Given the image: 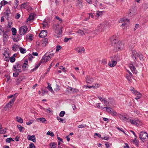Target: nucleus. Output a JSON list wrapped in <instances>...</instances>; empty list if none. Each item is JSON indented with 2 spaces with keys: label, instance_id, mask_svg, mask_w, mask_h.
I'll return each mask as SVG.
<instances>
[{
  "label": "nucleus",
  "instance_id": "f257e3e1",
  "mask_svg": "<svg viewBox=\"0 0 148 148\" xmlns=\"http://www.w3.org/2000/svg\"><path fill=\"white\" fill-rule=\"evenodd\" d=\"M113 43H114V47L116 48V50H121L123 49L124 43L121 41H118L114 39L113 41L111 40Z\"/></svg>",
  "mask_w": 148,
  "mask_h": 148
},
{
  "label": "nucleus",
  "instance_id": "f03ea898",
  "mask_svg": "<svg viewBox=\"0 0 148 148\" xmlns=\"http://www.w3.org/2000/svg\"><path fill=\"white\" fill-rule=\"evenodd\" d=\"M129 122H130L131 124L136 125L137 126H141L142 124V123L138 119H132L130 118L129 121Z\"/></svg>",
  "mask_w": 148,
  "mask_h": 148
},
{
  "label": "nucleus",
  "instance_id": "7ed1b4c3",
  "mask_svg": "<svg viewBox=\"0 0 148 148\" xmlns=\"http://www.w3.org/2000/svg\"><path fill=\"white\" fill-rule=\"evenodd\" d=\"M111 61H109L108 64L111 67L114 66L116 64L117 59L116 58V56H114L110 57Z\"/></svg>",
  "mask_w": 148,
  "mask_h": 148
},
{
  "label": "nucleus",
  "instance_id": "20e7f679",
  "mask_svg": "<svg viewBox=\"0 0 148 148\" xmlns=\"http://www.w3.org/2000/svg\"><path fill=\"white\" fill-rule=\"evenodd\" d=\"M28 28L26 26H23L20 27L19 29V34L22 35L24 34L27 32Z\"/></svg>",
  "mask_w": 148,
  "mask_h": 148
},
{
  "label": "nucleus",
  "instance_id": "39448f33",
  "mask_svg": "<svg viewBox=\"0 0 148 148\" xmlns=\"http://www.w3.org/2000/svg\"><path fill=\"white\" fill-rule=\"evenodd\" d=\"M118 116L121 119L123 120L126 122H128L130 119V117L127 115H123L119 114Z\"/></svg>",
  "mask_w": 148,
  "mask_h": 148
},
{
  "label": "nucleus",
  "instance_id": "423d86ee",
  "mask_svg": "<svg viewBox=\"0 0 148 148\" xmlns=\"http://www.w3.org/2000/svg\"><path fill=\"white\" fill-rule=\"evenodd\" d=\"M139 137L141 140H145L148 138V134L145 132H141L139 134Z\"/></svg>",
  "mask_w": 148,
  "mask_h": 148
},
{
  "label": "nucleus",
  "instance_id": "0eeeda50",
  "mask_svg": "<svg viewBox=\"0 0 148 148\" xmlns=\"http://www.w3.org/2000/svg\"><path fill=\"white\" fill-rule=\"evenodd\" d=\"M58 27H56V28L55 30V33L59 35L56 36V38H58L60 37V35H62V27H59V25H58Z\"/></svg>",
  "mask_w": 148,
  "mask_h": 148
},
{
  "label": "nucleus",
  "instance_id": "6e6552de",
  "mask_svg": "<svg viewBox=\"0 0 148 148\" xmlns=\"http://www.w3.org/2000/svg\"><path fill=\"white\" fill-rule=\"evenodd\" d=\"M13 67L15 71H18L19 73H20L21 71V66L18 62H16L15 65H13Z\"/></svg>",
  "mask_w": 148,
  "mask_h": 148
},
{
  "label": "nucleus",
  "instance_id": "1a4fd4ad",
  "mask_svg": "<svg viewBox=\"0 0 148 148\" xmlns=\"http://www.w3.org/2000/svg\"><path fill=\"white\" fill-rule=\"evenodd\" d=\"M131 91L136 96V97L135 98V99L138 100L140 98L142 95L139 92L136 91L134 88L131 89Z\"/></svg>",
  "mask_w": 148,
  "mask_h": 148
},
{
  "label": "nucleus",
  "instance_id": "9d476101",
  "mask_svg": "<svg viewBox=\"0 0 148 148\" xmlns=\"http://www.w3.org/2000/svg\"><path fill=\"white\" fill-rule=\"evenodd\" d=\"M132 51L131 57L134 60H135L137 59V58L138 57L139 53L135 50H133Z\"/></svg>",
  "mask_w": 148,
  "mask_h": 148
},
{
  "label": "nucleus",
  "instance_id": "9b49d317",
  "mask_svg": "<svg viewBox=\"0 0 148 148\" xmlns=\"http://www.w3.org/2000/svg\"><path fill=\"white\" fill-rule=\"evenodd\" d=\"M50 59L49 57L46 55V53L42 57V58L40 61V63H43L46 62Z\"/></svg>",
  "mask_w": 148,
  "mask_h": 148
},
{
  "label": "nucleus",
  "instance_id": "f8f14e48",
  "mask_svg": "<svg viewBox=\"0 0 148 148\" xmlns=\"http://www.w3.org/2000/svg\"><path fill=\"white\" fill-rule=\"evenodd\" d=\"M15 100V98L12 99V100L9 102L6 105L5 108H10L11 106L13 104V103Z\"/></svg>",
  "mask_w": 148,
  "mask_h": 148
},
{
  "label": "nucleus",
  "instance_id": "ddd939ff",
  "mask_svg": "<svg viewBox=\"0 0 148 148\" xmlns=\"http://www.w3.org/2000/svg\"><path fill=\"white\" fill-rule=\"evenodd\" d=\"M86 79V82L88 83H91L92 82L94 81V79L90 76H87Z\"/></svg>",
  "mask_w": 148,
  "mask_h": 148
},
{
  "label": "nucleus",
  "instance_id": "4468645a",
  "mask_svg": "<svg viewBox=\"0 0 148 148\" xmlns=\"http://www.w3.org/2000/svg\"><path fill=\"white\" fill-rule=\"evenodd\" d=\"M47 35V32L46 30H44L41 31L39 34L40 38H44Z\"/></svg>",
  "mask_w": 148,
  "mask_h": 148
},
{
  "label": "nucleus",
  "instance_id": "2eb2a0df",
  "mask_svg": "<svg viewBox=\"0 0 148 148\" xmlns=\"http://www.w3.org/2000/svg\"><path fill=\"white\" fill-rule=\"evenodd\" d=\"M27 138L28 140H32L34 143L36 142V137L35 135H33L32 136L28 135L27 136Z\"/></svg>",
  "mask_w": 148,
  "mask_h": 148
},
{
  "label": "nucleus",
  "instance_id": "dca6fc26",
  "mask_svg": "<svg viewBox=\"0 0 148 148\" xmlns=\"http://www.w3.org/2000/svg\"><path fill=\"white\" fill-rule=\"evenodd\" d=\"M10 14V10L9 9H7L5 13V18L7 20H8L9 16Z\"/></svg>",
  "mask_w": 148,
  "mask_h": 148
},
{
  "label": "nucleus",
  "instance_id": "f3484780",
  "mask_svg": "<svg viewBox=\"0 0 148 148\" xmlns=\"http://www.w3.org/2000/svg\"><path fill=\"white\" fill-rule=\"evenodd\" d=\"M28 66V62L27 60H25L24 63L22 65V68L23 70H26L27 69Z\"/></svg>",
  "mask_w": 148,
  "mask_h": 148
},
{
  "label": "nucleus",
  "instance_id": "a211bd4d",
  "mask_svg": "<svg viewBox=\"0 0 148 148\" xmlns=\"http://www.w3.org/2000/svg\"><path fill=\"white\" fill-rule=\"evenodd\" d=\"M129 67L133 73H137V71L136 70V68L133 64H130L129 65Z\"/></svg>",
  "mask_w": 148,
  "mask_h": 148
},
{
  "label": "nucleus",
  "instance_id": "6ab92c4d",
  "mask_svg": "<svg viewBox=\"0 0 148 148\" xmlns=\"http://www.w3.org/2000/svg\"><path fill=\"white\" fill-rule=\"evenodd\" d=\"M104 12V11H98L95 14V15L96 17H101Z\"/></svg>",
  "mask_w": 148,
  "mask_h": 148
},
{
  "label": "nucleus",
  "instance_id": "aec40b11",
  "mask_svg": "<svg viewBox=\"0 0 148 148\" xmlns=\"http://www.w3.org/2000/svg\"><path fill=\"white\" fill-rule=\"evenodd\" d=\"M76 50L79 53H82L85 51V49L83 47H78L76 49Z\"/></svg>",
  "mask_w": 148,
  "mask_h": 148
},
{
  "label": "nucleus",
  "instance_id": "412c9836",
  "mask_svg": "<svg viewBox=\"0 0 148 148\" xmlns=\"http://www.w3.org/2000/svg\"><path fill=\"white\" fill-rule=\"evenodd\" d=\"M48 39L46 38H44L42 41V45L43 47H45L48 43Z\"/></svg>",
  "mask_w": 148,
  "mask_h": 148
},
{
  "label": "nucleus",
  "instance_id": "4be33fe9",
  "mask_svg": "<svg viewBox=\"0 0 148 148\" xmlns=\"http://www.w3.org/2000/svg\"><path fill=\"white\" fill-rule=\"evenodd\" d=\"M77 33H78L79 34L81 35L82 36L85 34V33H89L90 32L89 31H87L84 32L81 29H79L76 32Z\"/></svg>",
  "mask_w": 148,
  "mask_h": 148
},
{
  "label": "nucleus",
  "instance_id": "5701e85b",
  "mask_svg": "<svg viewBox=\"0 0 148 148\" xmlns=\"http://www.w3.org/2000/svg\"><path fill=\"white\" fill-rule=\"evenodd\" d=\"M37 121L38 122L41 121L42 123H44L47 121L45 118L42 117L37 119Z\"/></svg>",
  "mask_w": 148,
  "mask_h": 148
},
{
  "label": "nucleus",
  "instance_id": "b1692460",
  "mask_svg": "<svg viewBox=\"0 0 148 148\" xmlns=\"http://www.w3.org/2000/svg\"><path fill=\"white\" fill-rule=\"evenodd\" d=\"M33 35L32 34H27L26 36V39L27 40L32 41V40Z\"/></svg>",
  "mask_w": 148,
  "mask_h": 148
},
{
  "label": "nucleus",
  "instance_id": "393cba45",
  "mask_svg": "<svg viewBox=\"0 0 148 148\" xmlns=\"http://www.w3.org/2000/svg\"><path fill=\"white\" fill-rule=\"evenodd\" d=\"M3 55L4 56H5L6 58H8V57H10V56L7 50H5L4 53H3Z\"/></svg>",
  "mask_w": 148,
  "mask_h": 148
},
{
  "label": "nucleus",
  "instance_id": "a878e982",
  "mask_svg": "<svg viewBox=\"0 0 148 148\" xmlns=\"http://www.w3.org/2000/svg\"><path fill=\"white\" fill-rule=\"evenodd\" d=\"M34 18V15L31 14H30L29 18L27 19V21H28L33 20Z\"/></svg>",
  "mask_w": 148,
  "mask_h": 148
},
{
  "label": "nucleus",
  "instance_id": "bb28decb",
  "mask_svg": "<svg viewBox=\"0 0 148 148\" xmlns=\"http://www.w3.org/2000/svg\"><path fill=\"white\" fill-rule=\"evenodd\" d=\"M28 5L27 3H24L22 4L21 6V9H26L27 7V6Z\"/></svg>",
  "mask_w": 148,
  "mask_h": 148
},
{
  "label": "nucleus",
  "instance_id": "cd10ccee",
  "mask_svg": "<svg viewBox=\"0 0 148 148\" xmlns=\"http://www.w3.org/2000/svg\"><path fill=\"white\" fill-rule=\"evenodd\" d=\"M16 121L20 123H23V119L20 117L17 116L16 117Z\"/></svg>",
  "mask_w": 148,
  "mask_h": 148
},
{
  "label": "nucleus",
  "instance_id": "c85d7f7f",
  "mask_svg": "<svg viewBox=\"0 0 148 148\" xmlns=\"http://www.w3.org/2000/svg\"><path fill=\"white\" fill-rule=\"evenodd\" d=\"M19 50L21 53L24 54L26 52V50L25 49L21 47H19Z\"/></svg>",
  "mask_w": 148,
  "mask_h": 148
},
{
  "label": "nucleus",
  "instance_id": "c756f323",
  "mask_svg": "<svg viewBox=\"0 0 148 148\" xmlns=\"http://www.w3.org/2000/svg\"><path fill=\"white\" fill-rule=\"evenodd\" d=\"M16 37L15 36H14V37H13V40L15 42H17L20 39V36L19 35H18L16 36Z\"/></svg>",
  "mask_w": 148,
  "mask_h": 148
},
{
  "label": "nucleus",
  "instance_id": "7c9ffc66",
  "mask_svg": "<svg viewBox=\"0 0 148 148\" xmlns=\"http://www.w3.org/2000/svg\"><path fill=\"white\" fill-rule=\"evenodd\" d=\"M126 21L129 23V20L125 18H122L121 20L119 21V23L125 22V23Z\"/></svg>",
  "mask_w": 148,
  "mask_h": 148
},
{
  "label": "nucleus",
  "instance_id": "2f4dec72",
  "mask_svg": "<svg viewBox=\"0 0 148 148\" xmlns=\"http://www.w3.org/2000/svg\"><path fill=\"white\" fill-rule=\"evenodd\" d=\"M60 89V86L58 85L57 84H56L55 87L54 88V90L55 91H58Z\"/></svg>",
  "mask_w": 148,
  "mask_h": 148
},
{
  "label": "nucleus",
  "instance_id": "473e14b6",
  "mask_svg": "<svg viewBox=\"0 0 148 148\" xmlns=\"http://www.w3.org/2000/svg\"><path fill=\"white\" fill-rule=\"evenodd\" d=\"M12 34L13 35L15 36L16 35L17 33V31L16 29L15 28L13 27L12 28Z\"/></svg>",
  "mask_w": 148,
  "mask_h": 148
},
{
  "label": "nucleus",
  "instance_id": "72a5a7b5",
  "mask_svg": "<svg viewBox=\"0 0 148 148\" xmlns=\"http://www.w3.org/2000/svg\"><path fill=\"white\" fill-rule=\"evenodd\" d=\"M19 46L16 45V44H14L12 47V50L13 51H15L17 50L18 48H19Z\"/></svg>",
  "mask_w": 148,
  "mask_h": 148
},
{
  "label": "nucleus",
  "instance_id": "f704fd0d",
  "mask_svg": "<svg viewBox=\"0 0 148 148\" xmlns=\"http://www.w3.org/2000/svg\"><path fill=\"white\" fill-rule=\"evenodd\" d=\"M57 144L54 143H51L50 144V146L51 148H55L57 147Z\"/></svg>",
  "mask_w": 148,
  "mask_h": 148
},
{
  "label": "nucleus",
  "instance_id": "c9c22d12",
  "mask_svg": "<svg viewBox=\"0 0 148 148\" xmlns=\"http://www.w3.org/2000/svg\"><path fill=\"white\" fill-rule=\"evenodd\" d=\"M110 113L112 115L115 116H116L118 115L117 112L113 110L111 111Z\"/></svg>",
  "mask_w": 148,
  "mask_h": 148
},
{
  "label": "nucleus",
  "instance_id": "e433bc0d",
  "mask_svg": "<svg viewBox=\"0 0 148 148\" xmlns=\"http://www.w3.org/2000/svg\"><path fill=\"white\" fill-rule=\"evenodd\" d=\"M17 127L18 128V129H19V131L21 132H23V131L22 130L23 129H24V127H22L21 125H17Z\"/></svg>",
  "mask_w": 148,
  "mask_h": 148
},
{
  "label": "nucleus",
  "instance_id": "4c0bfd02",
  "mask_svg": "<svg viewBox=\"0 0 148 148\" xmlns=\"http://www.w3.org/2000/svg\"><path fill=\"white\" fill-rule=\"evenodd\" d=\"M48 86L47 87V89L51 92H52L53 91V90L52 89V88L51 86V85L50 84H49V83H48Z\"/></svg>",
  "mask_w": 148,
  "mask_h": 148
},
{
  "label": "nucleus",
  "instance_id": "58836bf2",
  "mask_svg": "<svg viewBox=\"0 0 148 148\" xmlns=\"http://www.w3.org/2000/svg\"><path fill=\"white\" fill-rule=\"evenodd\" d=\"M8 2L7 1L5 0H3L1 2L0 4L1 6V7H2L3 6L5 5Z\"/></svg>",
  "mask_w": 148,
  "mask_h": 148
},
{
  "label": "nucleus",
  "instance_id": "ea45409f",
  "mask_svg": "<svg viewBox=\"0 0 148 148\" xmlns=\"http://www.w3.org/2000/svg\"><path fill=\"white\" fill-rule=\"evenodd\" d=\"M11 141H14V140H13L12 138H8L6 139V141L7 143H10Z\"/></svg>",
  "mask_w": 148,
  "mask_h": 148
},
{
  "label": "nucleus",
  "instance_id": "a19ab883",
  "mask_svg": "<svg viewBox=\"0 0 148 148\" xmlns=\"http://www.w3.org/2000/svg\"><path fill=\"white\" fill-rule=\"evenodd\" d=\"M46 55H47V56L49 57L50 59H51V57L52 56H54V54L52 53L51 54H50V52H47L46 53Z\"/></svg>",
  "mask_w": 148,
  "mask_h": 148
},
{
  "label": "nucleus",
  "instance_id": "79ce46f5",
  "mask_svg": "<svg viewBox=\"0 0 148 148\" xmlns=\"http://www.w3.org/2000/svg\"><path fill=\"white\" fill-rule=\"evenodd\" d=\"M15 59L14 56H12L10 57V61L12 63L14 62L15 61Z\"/></svg>",
  "mask_w": 148,
  "mask_h": 148
},
{
  "label": "nucleus",
  "instance_id": "37998d69",
  "mask_svg": "<svg viewBox=\"0 0 148 148\" xmlns=\"http://www.w3.org/2000/svg\"><path fill=\"white\" fill-rule=\"evenodd\" d=\"M57 119L60 122H62L64 123L65 122V121L64 120H63L62 118L59 117H57Z\"/></svg>",
  "mask_w": 148,
  "mask_h": 148
},
{
  "label": "nucleus",
  "instance_id": "c03bdc74",
  "mask_svg": "<svg viewBox=\"0 0 148 148\" xmlns=\"http://www.w3.org/2000/svg\"><path fill=\"white\" fill-rule=\"evenodd\" d=\"M47 134L50 135L51 137H53L54 136V134L52 132H50L49 131H48L47 133Z\"/></svg>",
  "mask_w": 148,
  "mask_h": 148
},
{
  "label": "nucleus",
  "instance_id": "a18cd8bd",
  "mask_svg": "<svg viewBox=\"0 0 148 148\" xmlns=\"http://www.w3.org/2000/svg\"><path fill=\"white\" fill-rule=\"evenodd\" d=\"M6 132V129H4L2 130H0V134H5Z\"/></svg>",
  "mask_w": 148,
  "mask_h": 148
},
{
  "label": "nucleus",
  "instance_id": "49530a36",
  "mask_svg": "<svg viewBox=\"0 0 148 148\" xmlns=\"http://www.w3.org/2000/svg\"><path fill=\"white\" fill-rule=\"evenodd\" d=\"M135 46L134 44V43H131L129 46V48L131 50V51H132V49L134 48Z\"/></svg>",
  "mask_w": 148,
  "mask_h": 148
},
{
  "label": "nucleus",
  "instance_id": "de8ad7c7",
  "mask_svg": "<svg viewBox=\"0 0 148 148\" xmlns=\"http://www.w3.org/2000/svg\"><path fill=\"white\" fill-rule=\"evenodd\" d=\"M65 113V112L64 111H61L59 114V115L60 117H63Z\"/></svg>",
  "mask_w": 148,
  "mask_h": 148
},
{
  "label": "nucleus",
  "instance_id": "09e8293b",
  "mask_svg": "<svg viewBox=\"0 0 148 148\" xmlns=\"http://www.w3.org/2000/svg\"><path fill=\"white\" fill-rule=\"evenodd\" d=\"M62 47L60 46H56V52H58L61 49Z\"/></svg>",
  "mask_w": 148,
  "mask_h": 148
},
{
  "label": "nucleus",
  "instance_id": "8fccbe9b",
  "mask_svg": "<svg viewBox=\"0 0 148 148\" xmlns=\"http://www.w3.org/2000/svg\"><path fill=\"white\" fill-rule=\"evenodd\" d=\"M106 110L108 111V112H109L110 113V112L112 110H113L112 109L109 107H106Z\"/></svg>",
  "mask_w": 148,
  "mask_h": 148
},
{
  "label": "nucleus",
  "instance_id": "3c124183",
  "mask_svg": "<svg viewBox=\"0 0 148 148\" xmlns=\"http://www.w3.org/2000/svg\"><path fill=\"white\" fill-rule=\"evenodd\" d=\"M72 90L73 88L71 87H69L67 89V90L70 93H71V91Z\"/></svg>",
  "mask_w": 148,
  "mask_h": 148
},
{
  "label": "nucleus",
  "instance_id": "603ef678",
  "mask_svg": "<svg viewBox=\"0 0 148 148\" xmlns=\"http://www.w3.org/2000/svg\"><path fill=\"white\" fill-rule=\"evenodd\" d=\"M105 27L104 23H103L102 24H100V26L99 27V29H100L102 27L104 28Z\"/></svg>",
  "mask_w": 148,
  "mask_h": 148
},
{
  "label": "nucleus",
  "instance_id": "864d4df0",
  "mask_svg": "<svg viewBox=\"0 0 148 148\" xmlns=\"http://www.w3.org/2000/svg\"><path fill=\"white\" fill-rule=\"evenodd\" d=\"M128 74L126 75V77L127 79L129 81H130L131 79V77Z\"/></svg>",
  "mask_w": 148,
  "mask_h": 148
},
{
  "label": "nucleus",
  "instance_id": "5fc2aeb1",
  "mask_svg": "<svg viewBox=\"0 0 148 148\" xmlns=\"http://www.w3.org/2000/svg\"><path fill=\"white\" fill-rule=\"evenodd\" d=\"M42 24L44 27H46L47 25V22L44 21L42 23Z\"/></svg>",
  "mask_w": 148,
  "mask_h": 148
},
{
  "label": "nucleus",
  "instance_id": "6e6d98bb",
  "mask_svg": "<svg viewBox=\"0 0 148 148\" xmlns=\"http://www.w3.org/2000/svg\"><path fill=\"white\" fill-rule=\"evenodd\" d=\"M72 90H73V93H77V92H78V89H76V88H73Z\"/></svg>",
  "mask_w": 148,
  "mask_h": 148
},
{
  "label": "nucleus",
  "instance_id": "4d7b16f0",
  "mask_svg": "<svg viewBox=\"0 0 148 148\" xmlns=\"http://www.w3.org/2000/svg\"><path fill=\"white\" fill-rule=\"evenodd\" d=\"M86 126V125H80L78 126V128H83L84 127Z\"/></svg>",
  "mask_w": 148,
  "mask_h": 148
},
{
  "label": "nucleus",
  "instance_id": "13d9d810",
  "mask_svg": "<svg viewBox=\"0 0 148 148\" xmlns=\"http://www.w3.org/2000/svg\"><path fill=\"white\" fill-rule=\"evenodd\" d=\"M29 148H35L34 144L33 143L30 144L29 145Z\"/></svg>",
  "mask_w": 148,
  "mask_h": 148
},
{
  "label": "nucleus",
  "instance_id": "bf43d9fd",
  "mask_svg": "<svg viewBox=\"0 0 148 148\" xmlns=\"http://www.w3.org/2000/svg\"><path fill=\"white\" fill-rule=\"evenodd\" d=\"M40 65V64H39L38 65H36L35 66V67L34 68V69H32V71H34L36 70V69L38 68L39 66Z\"/></svg>",
  "mask_w": 148,
  "mask_h": 148
},
{
  "label": "nucleus",
  "instance_id": "052dcab7",
  "mask_svg": "<svg viewBox=\"0 0 148 148\" xmlns=\"http://www.w3.org/2000/svg\"><path fill=\"white\" fill-rule=\"evenodd\" d=\"M77 5L80 8H81L82 7V2H79L77 3Z\"/></svg>",
  "mask_w": 148,
  "mask_h": 148
},
{
  "label": "nucleus",
  "instance_id": "680f3d73",
  "mask_svg": "<svg viewBox=\"0 0 148 148\" xmlns=\"http://www.w3.org/2000/svg\"><path fill=\"white\" fill-rule=\"evenodd\" d=\"M101 138L102 139H104V140H107L109 139V137H107V136H105V137L104 136V137H101Z\"/></svg>",
  "mask_w": 148,
  "mask_h": 148
},
{
  "label": "nucleus",
  "instance_id": "e2e57ef3",
  "mask_svg": "<svg viewBox=\"0 0 148 148\" xmlns=\"http://www.w3.org/2000/svg\"><path fill=\"white\" fill-rule=\"evenodd\" d=\"M116 128L119 130H120L121 132H123L124 134H125V132L123 130V129L122 128H120L119 127H116Z\"/></svg>",
  "mask_w": 148,
  "mask_h": 148
},
{
  "label": "nucleus",
  "instance_id": "0e129e2a",
  "mask_svg": "<svg viewBox=\"0 0 148 148\" xmlns=\"http://www.w3.org/2000/svg\"><path fill=\"white\" fill-rule=\"evenodd\" d=\"M138 57H139L140 59V60H143V56L142 55H141V54L139 55V56H138Z\"/></svg>",
  "mask_w": 148,
  "mask_h": 148
},
{
  "label": "nucleus",
  "instance_id": "69168bd1",
  "mask_svg": "<svg viewBox=\"0 0 148 148\" xmlns=\"http://www.w3.org/2000/svg\"><path fill=\"white\" fill-rule=\"evenodd\" d=\"M71 38H65L64 39V41L65 42H66L68 41L69 40L71 39Z\"/></svg>",
  "mask_w": 148,
  "mask_h": 148
},
{
  "label": "nucleus",
  "instance_id": "338daca9",
  "mask_svg": "<svg viewBox=\"0 0 148 148\" xmlns=\"http://www.w3.org/2000/svg\"><path fill=\"white\" fill-rule=\"evenodd\" d=\"M18 75V73L17 72L14 73H13V75L14 77H17Z\"/></svg>",
  "mask_w": 148,
  "mask_h": 148
},
{
  "label": "nucleus",
  "instance_id": "774afa93",
  "mask_svg": "<svg viewBox=\"0 0 148 148\" xmlns=\"http://www.w3.org/2000/svg\"><path fill=\"white\" fill-rule=\"evenodd\" d=\"M33 57L32 54H30L29 55V56H28V59L29 60H32L33 59Z\"/></svg>",
  "mask_w": 148,
  "mask_h": 148
}]
</instances>
